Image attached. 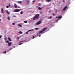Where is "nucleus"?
<instances>
[{"mask_svg":"<svg viewBox=\"0 0 74 74\" xmlns=\"http://www.w3.org/2000/svg\"><path fill=\"white\" fill-rule=\"evenodd\" d=\"M43 32V31H39L38 32V33H39V34H40L41 33H42Z\"/></svg>","mask_w":74,"mask_h":74,"instance_id":"11","label":"nucleus"},{"mask_svg":"<svg viewBox=\"0 0 74 74\" xmlns=\"http://www.w3.org/2000/svg\"><path fill=\"white\" fill-rule=\"evenodd\" d=\"M35 29V30H38V29H39V28H36Z\"/></svg>","mask_w":74,"mask_h":74,"instance_id":"22","label":"nucleus"},{"mask_svg":"<svg viewBox=\"0 0 74 74\" xmlns=\"http://www.w3.org/2000/svg\"><path fill=\"white\" fill-rule=\"evenodd\" d=\"M20 42H23V41H20Z\"/></svg>","mask_w":74,"mask_h":74,"instance_id":"40","label":"nucleus"},{"mask_svg":"<svg viewBox=\"0 0 74 74\" xmlns=\"http://www.w3.org/2000/svg\"><path fill=\"white\" fill-rule=\"evenodd\" d=\"M39 6H40V5H41V4L39 3Z\"/></svg>","mask_w":74,"mask_h":74,"instance_id":"36","label":"nucleus"},{"mask_svg":"<svg viewBox=\"0 0 74 74\" xmlns=\"http://www.w3.org/2000/svg\"><path fill=\"white\" fill-rule=\"evenodd\" d=\"M8 20L10 21V17H8Z\"/></svg>","mask_w":74,"mask_h":74,"instance_id":"23","label":"nucleus"},{"mask_svg":"<svg viewBox=\"0 0 74 74\" xmlns=\"http://www.w3.org/2000/svg\"><path fill=\"white\" fill-rule=\"evenodd\" d=\"M1 38V36H0V38Z\"/></svg>","mask_w":74,"mask_h":74,"instance_id":"39","label":"nucleus"},{"mask_svg":"<svg viewBox=\"0 0 74 74\" xmlns=\"http://www.w3.org/2000/svg\"><path fill=\"white\" fill-rule=\"evenodd\" d=\"M38 9H39V10H41L42 9V8H40V7H38Z\"/></svg>","mask_w":74,"mask_h":74,"instance_id":"18","label":"nucleus"},{"mask_svg":"<svg viewBox=\"0 0 74 74\" xmlns=\"http://www.w3.org/2000/svg\"><path fill=\"white\" fill-rule=\"evenodd\" d=\"M8 39L9 40V41H12V40H11V39L10 38V37H8Z\"/></svg>","mask_w":74,"mask_h":74,"instance_id":"12","label":"nucleus"},{"mask_svg":"<svg viewBox=\"0 0 74 74\" xmlns=\"http://www.w3.org/2000/svg\"><path fill=\"white\" fill-rule=\"evenodd\" d=\"M18 26H19V27H22V26L20 24H18Z\"/></svg>","mask_w":74,"mask_h":74,"instance_id":"15","label":"nucleus"},{"mask_svg":"<svg viewBox=\"0 0 74 74\" xmlns=\"http://www.w3.org/2000/svg\"><path fill=\"white\" fill-rule=\"evenodd\" d=\"M17 39H19V37H17Z\"/></svg>","mask_w":74,"mask_h":74,"instance_id":"35","label":"nucleus"},{"mask_svg":"<svg viewBox=\"0 0 74 74\" xmlns=\"http://www.w3.org/2000/svg\"><path fill=\"white\" fill-rule=\"evenodd\" d=\"M23 13V12H22V11H21L20 12L21 14H22Z\"/></svg>","mask_w":74,"mask_h":74,"instance_id":"26","label":"nucleus"},{"mask_svg":"<svg viewBox=\"0 0 74 74\" xmlns=\"http://www.w3.org/2000/svg\"><path fill=\"white\" fill-rule=\"evenodd\" d=\"M5 42L6 43H8H8H9V42L8 40H5Z\"/></svg>","mask_w":74,"mask_h":74,"instance_id":"16","label":"nucleus"},{"mask_svg":"<svg viewBox=\"0 0 74 74\" xmlns=\"http://www.w3.org/2000/svg\"><path fill=\"white\" fill-rule=\"evenodd\" d=\"M26 3L27 4H29V2L30 1L29 0H26Z\"/></svg>","mask_w":74,"mask_h":74,"instance_id":"5","label":"nucleus"},{"mask_svg":"<svg viewBox=\"0 0 74 74\" xmlns=\"http://www.w3.org/2000/svg\"><path fill=\"white\" fill-rule=\"evenodd\" d=\"M21 44H22V43H21L20 42L19 45H21Z\"/></svg>","mask_w":74,"mask_h":74,"instance_id":"29","label":"nucleus"},{"mask_svg":"<svg viewBox=\"0 0 74 74\" xmlns=\"http://www.w3.org/2000/svg\"><path fill=\"white\" fill-rule=\"evenodd\" d=\"M56 12H58V11H56Z\"/></svg>","mask_w":74,"mask_h":74,"instance_id":"44","label":"nucleus"},{"mask_svg":"<svg viewBox=\"0 0 74 74\" xmlns=\"http://www.w3.org/2000/svg\"><path fill=\"white\" fill-rule=\"evenodd\" d=\"M51 1V0H47V1L48 2H49L50 1Z\"/></svg>","mask_w":74,"mask_h":74,"instance_id":"20","label":"nucleus"},{"mask_svg":"<svg viewBox=\"0 0 74 74\" xmlns=\"http://www.w3.org/2000/svg\"><path fill=\"white\" fill-rule=\"evenodd\" d=\"M4 39H5V40H6V39H7V38H5Z\"/></svg>","mask_w":74,"mask_h":74,"instance_id":"33","label":"nucleus"},{"mask_svg":"<svg viewBox=\"0 0 74 74\" xmlns=\"http://www.w3.org/2000/svg\"><path fill=\"white\" fill-rule=\"evenodd\" d=\"M9 8V6L8 5H7L6 6V8Z\"/></svg>","mask_w":74,"mask_h":74,"instance_id":"28","label":"nucleus"},{"mask_svg":"<svg viewBox=\"0 0 74 74\" xmlns=\"http://www.w3.org/2000/svg\"><path fill=\"white\" fill-rule=\"evenodd\" d=\"M52 15H53L54 16H55V14H53Z\"/></svg>","mask_w":74,"mask_h":74,"instance_id":"30","label":"nucleus"},{"mask_svg":"<svg viewBox=\"0 0 74 74\" xmlns=\"http://www.w3.org/2000/svg\"><path fill=\"white\" fill-rule=\"evenodd\" d=\"M6 53V51H5V52H3V53Z\"/></svg>","mask_w":74,"mask_h":74,"instance_id":"27","label":"nucleus"},{"mask_svg":"<svg viewBox=\"0 0 74 74\" xmlns=\"http://www.w3.org/2000/svg\"><path fill=\"white\" fill-rule=\"evenodd\" d=\"M33 3H34V2H35V1H33Z\"/></svg>","mask_w":74,"mask_h":74,"instance_id":"37","label":"nucleus"},{"mask_svg":"<svg viewBox=\"0 0 74 74\" xmlns=\"http://www.w3.org/2000/svg\"><path fill=\"white\" fill-rule=\"evenodd\" d=\"M33 38H34V36H33Z\"/></svg>","mask_w":74,"mask_h":74,"instance_id":"38","label":"nucleus"},{"mask_svg":"<svg viewBox=\"0 0 74 74\" xmlns=\"http://www.w3.org/2000/svg\"><path fill=\"white\" fill-rule=\"evenodd\" d=\"M67 8V6H65L63 9V11H65L66 10V8Z\"/></svg>","mask_w":74,"mask_h":74,"instance_id":"6","label":"nucleus"},{"mask_svg":"<svg viewBox=\"0 0 74 74\" xmlns=\"http://www.w3.org/2000/svg\"><path fill=\"white\" fill-rule=\"evenodd\" d=\"M1 12L2 14H3V8L1 9Z\"/></svg>","mask_w":74,"mask_h":74,"instance_id":"14","label":"nucleus"},{"mask_svg":"<svg viewBox=\"0 0 74 74\" xmlns=\"http://www.w3.org/2000/svg\"><path fill=\"white\" fill-rule=\"evenodd\" d=\"M19 33H20V34H22V32L20 31L18 32Z\"/></svg>","mask_w":74,"mask_h":74,"instance_id":"19","label":"nucleus"},{"mask_svg":"<svg viewBox=\"0 0 74 74\" xmlns=\"http://www.w3.org/2000/svg\"><path fill=\"white\" fill-rule=\"evenodd\" d=\"M1 15H0V18L1 17Z\"/></svg>","mask_w":74,"mask_h":74,"instance_id":"42","label":"nucleus"},{"mask_svg":"<svg viewBox=\"0 0 74 74\" xmlns=\"http://www.w3.org/2000/svg\"><path fill=\"white\" fill-rule=\"evenodd\" d=\"M1 21V19H0V21Z\"/></svg>","mask_w":74,"mask_h":74,"instance_id":"43","label":"nucleus"},{"mask_svg":"<svg viewBox=\"0 0 74 74\" xmlns=\"http://www.w3.org/2000/svg\"><path fill=\"white\" fill-rule=\"evenodd\" d=\"M29 32H33V30H32V29H31L30 30H29L27 32H26V34H28V33Z\"/></svg>","mask_w":74,"mask_h":74,"instance_id":"4","label":"nucleus"},{"mask_svg":"<svg viewBox=\"0 0 74 74\" xmlns=\"http://www.w3.org/2000/svg\"><path fill=\"white\" fill-rule=\"evenodd\" d=\"M46 29H47V28H45L43 29H42V32H43V31H45V30H46Z\"/></svg>","mask_w":74,"mask_h":74,"instance_id":"13","label":"nucleus"},{"mask_svg":"<svg viewBox=\"0 0 74 74\" xmlns=\"http://www.w3.org/2000/svg\"><path fill=\"white\" fill-rule=\"evenodd\" d=\"M64 1H65L64 0H63L62 1V2H63V3H64Z\"/></svg>","mask_w":74,"mask_h":74,"instance_id":"34","label":"nucleus"},{"mask_svg":"<svg viewBox=\"0 0 74 74\" xmlns=\"http://www.w3.org/2000/svg\"><path fill=\"white\" fill-rule=\"evenodd\" d=\"M19 10L18 9H16L14 10V12H19Z\"/></svg>","mask_w":74,"mask_h":74,"instance_id":"9","label":"nucleus"},{"mask_svg":"<svg viewBox=\"0 0 74 74\" xmlns=\"http://www.w3.org/2000/svg\"><path fill=\"white\" fill-rule=\"evenodd\" d=\"M40 16V14H37L35 16H34L33 18V21L35 20H37L39 19V17Z\"/></svg>","mask_w":74,"mask_h":74,"instance_id":"1","label":"nucleus"},{"mask_svg":"<svg viewBox=\"0 0 74 74\" xmlns=\"http://www.w3.org/2000/svg\"><path fill=\"white\" fill-rule=\"evenodd\" d=\"M14 7L15 8H19L18 7L17 5H16V4L14 3Z\"/></svg>","mask_w":74,"mask_h":74,"instance_id":"2","label":"nucleus"},{"mask_svg":"<svg viewBox=\"0 0 74 74\" xmlns=\"http://www.w3.org/2000/svg\"><path fill=\"white\" fill-rule=\"evenodd\" d=\"M15 24L14 23H12V25H13V26H15Z\"/></svg>","mask_w":74,"mask_h":74,"instance_id":"21","label":"nucleus"},{"mask_svg":"<svg viewBox=\"0 0 74 74\" xmlns=\"http://www.w3.org/2000/svg\"><path fill=\"white\" fill-rule=\"evenodd\" d=\"M24 22L25 23H26L27 22V21H25Z\"/></svg>","mask_w":74,"mask_h":74,"instance_id":"24","label":"nucleus"},{"mask_svg":"<svg viewBox=\"0 0 74 74\" xmlns=\"http://www.w3.org/2000/svg\"><path fill=\"white\" fill-rule=\"evenodd\" d=\"M52 18V16H51L50 17V19H51V18Z\"/></svg>","mask_w":74,"mask_h":74,"instance_id":"31","label":"nucleus"},{"mask_svg":"<svg viewBox=\"0 0 74 74\" xmlns=\"http://www.w3.org/2000/svg\"><path fill=\"white\" fill-rule=\"evenodd\" d=\"M11 44H12V43H11V42H10L8 43V46H10Z\"/></svg>","mask_w":74,"mask_h":74,"instance_id":"10","label":"nucleus"},{"mask_svg":"<svg viewBox=\"0 0 74 74\" xmlns=\"http://www.w3.org/2000/svg\"><path fill=\"white\" fill-rule=\"evenodd\" d=\"M9 7H11V8H12V7L11 6V4H10V3H9Z\"/></svg>","mask_w":74,"mask_h":74,"instance_id":"17","label":"nucleus"},{"mask_svg":"<svg viewBox=\"0 0 74 74\" xmlns=\"http://www.w3.org/2000/svg\"><path fill=\"white\" fill-rule=\"evenodd\" d=\"M58 18L60 19H61L62 18V16H59L58 17L57 16L56 17V18Z\"/></svg>","mask_w":74,"mask_h":74,"instance_id":"8","label":"nucleus"},{"mask_svg":"<svg viewBox=\"0 0 74 74\" xmlns=\"http://www.w3.org/2000/svg\"><path fill=\"white\" fill-rule=\"evenodd\" d=\"M41 22L39 21L36 23V24L37 25H40V24H41Z\"/></svg>","mask_w":74,"mask_h":74,"instance_id":"3","label":"nucleus"},{"mask_svg":"<svg viewBox=\"0 0 74 74\" xmlns=\"http://www.w3.org/2000/svg\"><path fill=\"white\" fill-rule=\"evenodd\" d=\"M39 37H41V35H39Z\"/></svg>","mask_w":74,"mask_h":74,"instance_id":"41","label":"nucleus"},{"mask_svg":"<svg viewBox=\"0 0 74 74\" xmlns=\"http://www.w3.org/2000/svg\"><path fill=\"white\" fill-rule=\"evenodd\" d=\"M5 12L8 14H10V13L8 12V10H6Z\"/></svg>","mask_w":74,"mask_h":74,"instance_id":"7","label":"nucleus"},{"mask_svg":"<svg viewBox=\"0 0 74 74\" xmlns=\"http://www.w3.org/2000/svg\"><path fill=\"white\" fill-rule=\"evenodd\" d=\"M18 3H20L21 4L22 1H18Z\"/></svg>","mask_w":74,"mask_h":74,"instance_id":"25","label":"nucleus"},{"mask_svg":"<svg viewBox=\"0 0 74 74\" xmlns=\"http://www.w3.org/2000/svg\"><path fill=\"white\" fill-rule=\"evenodd\" d=\"M59 18H58V20H57L56 21V22H58V21H59Z\"/></svg>","mask_w":74,"mask_h":74,"instance_id":"32","label":"nucleus"}]
</instances>
